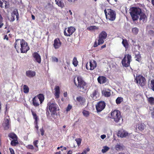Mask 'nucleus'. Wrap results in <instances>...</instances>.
I'll use <instances>...</instances> for the list:
<instances>
[{
	"label": "nucleus",
	"mask_w": 154,
	"mask_h": 154,
	"mask_svg": "<svg viewBox=\"0 0 154 154\" xmlns=\"http://www.w3.org/2000/svg\"><path fill=\"white\" fill-rule=\"evenodd\" d=\"M18 144V139L13 140L11 142V145L12 146H16Z\"/></svg>",
	"instance_id": "28"
},
{
	"label": "nucleus",
	"mask_w": 154,
	"mask_h": 154,
	"mask_svg": "<svg viewBox=\"0 0 154 154\" xmlns=\"http://www.w3.org/2000/svg\"><path fill=\"white\" fill-rule=\"evenodd\" d=\"M23 91L25 94H27L29 92V87L26 85H24L23 87Z\"/></svg>",
	"instance_id": "32"
},
{
	"label": "nucleus",
	"mask_w": 154,
	"mask_h": 154,
	"mask_svg": "<svg viewBox=\"0 0 154 154\" xmlns=\"http://www.w3.org/2000/svg\"><path fill=\"white\" fill-rule=\"evenodd\" d=\"M104 12L107 19L111 21H114L116 18V14L115 11L111 9H105Z\"/></svg>",
	"instance_id": "5"
},
{
	"label": "nucleus",
	"mask_w": 154,
	"mask_h": 154,
	"mask_svg": "<svg viewBox=\"0 0 154 154\" xmlns=\"http://www.w3.org/2000/svg\"><path fill=\"white\" fill-rule=\"evenodd\" d=\"M148 102L151 105H154V98L152 97H147Z\"/></svg>",
	"instance_id": "30"
},
{
	"label": "nucleus",
	"mask_w": 154,
	"mask_h": 154,
	"mask_svg": "<svg viewBox=\"0 0 154 154\" xmlns=\"http://www.w3.org/2000/svg\"><path fill=\"white\" fill-rule=\"evenodd\" d=\"M140 18V20H142L143 22H145L146 21L147 19V17L146 15L144 13H141Z\"/></svg>",
	"instance_id": "24"
},
{
	"label": "nucleus",
	"mask_w": 154,
	"mask_h": 154,
	"mask_svg": "<svg viewBox=\"0 0 154 154\" xmlns=\"http://www.w3.org/2000/svg\"><path fill=\"white\" fill-rule=\"evenodd\" d=\"M75 140L76 141L78 146L80 145L82 141V139L80 138H77L75 139Z\"/></svg>",
	"instance_id": "45"
},
{
	"label": "nucleus",
	"mask_w": 154,
	"mask_h": 154,
	"mask_svg": "<svg viewBox=\"0 0 154 154\" xmlns=\"http://www.w3.org/2000/svg\"><path fill=\"white\" fill-rule=\"evenodd\" d=\"M139 31L137 27H134L132 29V32L133 34L136 35L137 34Z\"/></svg>",
	"instance_id": "33"
},
{
	"label": "nucleus",
	"mask_w": 154,
	"mask_h": 154,
	"mask_svg": "<svg viewBox=\"0 0 154 154\" xmlns=\"http://www.w3.org/2000/svg\"><path fill=\"white\" fill-rule=\"evenodd\" d=\"M97 79L98 83L100 84H103L106 83L107 80L105 77L103 76H99Z\"/></svg>",
	"instance_id": "14"
},
{
	"label": "nucleus",
	"mask_w": 154,
	"mask_h": 154,
	"mask_svg": "<svg viewBox=\"0 0 154 154\" xmlns=\"http://www.w3.org/2000/svg\"><path fill=\"white\" fill-rule=\"evenodd\" d=\"M87 152L85 150H84L81 154H86Z\"/></svg>",
	"instance_id": "63"
},
{
	"label": "nucleus",
	"mask_w": 154,
	"mask_h": 154,
	"mask_svg": "<svg viewBox=\"0 0 154 154\" xmlns=\"http://www.w3.org/2000/svg\"><path fill=\"white\" fill-rule=\"evenodd\" d=\"M3 8H8L9 7V3L6 2L5 0L3 3Z\"/></svg>",
	"instance_id": "36"
},
{
	"label": "nucleus",
	"mask_w": 154,
	"mask_h": 154,
	"mask_svg": "<svg viewBox=\"0 0 154 154\" xmlns=\"http://www.w3.org/2000/svg\"><path fill=\"white\" fill-rule=\"evenodd\" d=\"M98 29V27H97L95 26H90L87 28V29L91 31L94 29Z\"/></svg>",
	"instance_id": "37"
},
{
	"label": "nucleus",
	"mask_w": 154,
	"mask_h": 154,
	"mask_svg": "<svg viewBox=\"0 0 154 154\" xmlns=\"http://www.w3.org/2000/svg\"><path fill=\"white\" fill-rule=\"evenodd\" d=\"M40 131L41 133V135L42 136H43L44 135V131L43 129V128L42 127V128H41L40 129Z\"/></svg>",
	"instance_id": "53"
},
{
	"label": "nucleus",
	"mask_w": 154,
	"mask_h": 154,
	"mask_svg": "<svg viewBox=\"0 0 154 154\" xmlns=\"http://www.w3.org/2000/svg\"><path fill=\"white\" fill-rule=\"evenodd\" d=\"M52 61L54 62H58V59L57 58L55 57H52Z\"/></svg>",
	"instance_id": "49"
},
{
	"label": "nucleus",
	"mask_w": 154,
	"mask_h": 154,
	"mask_svg": "<svg viewBox=\"0 0 154 154\" xmlns=\"http://www.w3.org/2000/svg\"><path fill=\"white\" fill-rule=\"evenodd\" d=\"M122 44L125 47L126 50L127 49L129 48V43L127 40L126 39H122Z\"/></svg>",
	"instance_id": "21"
},
{
	"label": "nucleus",
	"mask_w": 154,
	"mask_h": 154,
	"mask_svg": "<svg viewBox=\"0 0 154 154\" xmlns=\"http://www.w3.org/2000/svg\"><path fill=\"white\" fill-rule=\"evenodd\" d=\"M123 101V98L120 97H118L116 100V103L117 104H120Z\"/></svg>",
	"instance_id": "38"
},
{
	"label": "nucleus",
	"mask_w": 154,
	"mask_h": 154,
	"mask_svg": "<svg viewBox=\"0 0 154 154\" xmlns=\"http://www.w3.org/2000/svg\"><path fill=\"white\" fill-rule=\"evenodd\" d=\"M151 113V117L152 118L154 119V111L152 112Z\"/></svg>",
	"instance_id": "60"
},
{
	"label": "nucleus",
	"mask_w": 154,
	"mask_h": 154,
	"mask_svg": "<svg viewBox=\"0 0 154 154\" xmlns=\"http://www.w3.org/2000/svg\"><path fill=\"white\" fill-rule=\"evenodd\" d=\"M54 90L55 93L54 95L56 99H58L60 97V87L58 86H55L54 88Z\"/></svg>",
	"instance_id": "16"
},
{
	"label": "nucleus",
	"mask_w": 154,
	"mask_h": 154,
	"mask_svg": "<svg viewBox=\"0 0 154 154\" xmlns=\"http://www.w3.org/2000/svg\"><path fill=\"white\" fill-rule=\"evenodd\" d=\"M107 1L112 5H115L117 4V0H107Z\"/></svg>",
	"instance_id": "34"
},
{
	"label": "nucleus",
	"mask_w": 154,
	"mask_h": 154,
	"mask_svg": "<svg viewBox=\"0 0 154 154\" xmlns=\"http://www.w3.org/2000/svg\"><path fill=\"white\" fill-rule=\"evenodd\" d=\"M130 14L133 21H135L138 20L139 15L142 13L141 9L138 7H133L130 9Z\"/></svg>",
	"instance_id": "4"
},
{
	"label": "nucleus",
	"mask_w": 154,
	"mask_h": 154,
	"mask_svg": "<svg viewBox=\"0 0 154 154\" xmlns=\"http://www.w3.org/2000/svg\"><path fill=\"white\" fill-rule=\"evenodd\" d=\"M131 56L129 54H125L122 61V64L123 66L127 67L130 66L131 61Z\"/></svg>",
	"instance_id": "7"
},
{
	"label": "nucleus",
	"mask_w": 154,
	"mask_h": 154,
	"mask_svg": "<svg viewBox=\"0 0 154 154\" xmlns=\"http://www.w3.org/2000/svg\"><path fill=\"white\" fill-rule=\"evenodd\" d=\"M108 90L109 91H106V90H103L102 91V94L106 97H109L111 95L110 90L109 89H108Z\"/></svg>",
	"instance_id": "23"
},
{
	"label": "nucleus",
	"mask_w": 154,
	"mask_h": 154,
	"mask_svg": "<svg viewBox=\"0 0 154 154\" xmlns=\"http://www.w3.org/2000/svg\"><path fill=\"white\" fill-rule=\"evenodd\" d=\"M149 111L151 113L152 112L154 111V108L152 106H150L149 107Z\"/></svg>",
	"instance_id": "54"
},
{
	"label": "nucleus",
	"mask_w": 154,
	"mask_h": 154,
	"mask_svg": "<svg viewBox=\"0 0 154 154\" xmlns=\"http://www.w3.org/2000/svg\"><path fill=\"white\" fill-rule=\"evenodd\" d=\"M128 133L127 132H125L122 131H119L118 133V136L121 137H126L128 136Z\"/></svg>",
	"instance_id": "20"
},
{
	"label": "nucleus",
	"mask_w": 154,
	"mask_h": 154,
	"mask_svg": "<svg viewBox=\"0 0 154 154\" xmlns=\"http://www.w3.org/2000/svg\"><path fill=\"white\" fill-rule=\"evenodd\" d=\"M8 137L13 140L18 139L17 135L14 133L13 132L9 133L8 134Z\"/></svg>",
	"instance_id": "25"
},
{
	"label": "nucleus",
	"mask_w": 154,
	"mask_h": 154,
	"mask_svg": "<svg viewBox=\"0 0 154 154\" xmlns=\"http://www.w3.org/2000/svg\"><path fill=\"white\" fill-rule=\"evenodd\" d=\"M66 28H65L64 31V35L66 36H70L75 31V29L74 27L72 26H70L68 27L67 30L68 33H67L66 32Z\"/></svg>",
	"instance_id": "11"
},
{
	"label": "nucleus",
	"mask_w": 154,
	"mask_h": 154,
	"mask_svg": "<svg viewBox=\"0 0 154 154\" xmlns=\"http://www.w3.org/2000/svg\"><path fill=\"white\" fill-rule=\"evenodd\" d=\"M4 39H6L7 40H8V38L7 35H5Z\"/></svg>",
	"instance_id": "62"
},
{
	"label": "nucleus",
	"mask_w": 154,
	"mask_h": 154,
	"mask_svg": "<svg viewBox=\"0 0 154 154\" xmlns=\"http://www.w3.org/2000/svg\"><path fill=\"white\" fill-rule=\"evenodd\" d=\"M136 82L141 87L144 86L146 84V80L143 76L140 75L135 79Z\"/></svg>",
	"instance_id": "8"
},
{
	"label": "nucleus",
	"mask_w": 154,
	"mask_h": 154,
	"mask_svg": "<svg viewBox=\"0 0 154 154\" xmlns=\"http://www.w3.org/2000/svg\"><path fill=\"white\" fill-rule=\"evenodd\" d=\"M31 112L33 116V118L35 119L34 122L36 123L38 121V117L37 116L36 113L32 110H31Z\"/></svg>",
	"instance_id": "26"
},
{
	"label": "nucleus",
	"mask_w": 154,
	"mask_h": 154,
	"mask_svg": "<svg viewBox=\"0 0 154 154\" xmlns=\"http://www.w3.org/2000/svg\"><path fill=\"white\" fill-rule=\"evenodd\" d=\"M72 106L69 104L66 108V111L67 112L69 111L72 109Z\"/></svg>",
	"instance_id": "47"
},
{
	"label": "nucleus",
	"mask_w": 154,
	"mask_h": 154,
	"mask_svg": "<svg viewBox=\"0 0 154 154\" xmlns=\"http://www.w3.org/2000/svg\"><path fill=\"white\" fill-rule=\"evenodd\" d=\"M38 143V140H35L33 142V144L37 148L36 149H35V152L37 151L38 150V146L37 145Z\"/></svg>",
	"instance_id": "41"
},
{
	"label": "nucleus",
	"mask_w": 154,
	"mask_h": 154,
	"mask_svg": "<svg viewBox=\"0 0 154 154\" xmlns=\"http://www.w3.org/2000/svg\"><path fill=\"white\" fill-rule=\"evenodd\" d=\"M5 0H0V7L1 8H3V4Z\"/></svg>",
	"instance_id": "52"
},
{
	"label": "nucleus",
	"mask_w": 154,
	"mask_h": 154,
	"mask_svg": "<svg viewBox=\"0 0 154 154\" xmlns=\"http://www.w3.org/2000/svg\"><path fill=\"white\" fill-rule=\"evenodd\" d=\"M145 128V125L142 124H141L138 126V128L139 130L141 131H143Z\"/></svg>",
	"instance_id": "43"
},
{
	"label": "nucleus",
	"mask_w": 154,
	"mask_h": 154,
	"mask_svg": "<svg viewBox=\"0 0 154 154\" xmlns=\"http://www.w3.org/2000/svg\"><path fill=\"white\" fill-rule=\"evenodd\" d=\"M76 99L77 101L82 105H84L86 102L85 98L81 96L77 97Z\"/></svg>",
	"instance_id": "17"
},
{
	"label": "nucleus",
	"mask_w": 154,
	"mask_h": 154,
	"mask_svg": "<svg viewBox=\"0 0 154 154\" xmlns=\"http://www.w3.org/2000/svg\"><path fill=\"white\" fill-rule=\"evenodd\" d=\"M107 36V34L104 31H102L99 34L98 41V45L102 44L104 41V40L106 39Z\"/></svg>",
	"instance_id": "9"
},
{
	"label": "nucleus",
	"mask_w": 154,
	"mask_h": 154,
	"mask_svg": "<svg viewBox=\"0 0 154 154\" xmlns=\"http://www.w3.org/2000/svg\"><path fill=\"white\" fill-rule=\"evenodd\" d=\"M78 83H77L75 79L74 80V82L75 86L80 91L83 92L86 90L87 88V83L81 77L78 76L77 77Z\"/></svg>",
	"instance_id": "3"
},
{
	"label": "nucleus",
	"mask_w": 154,
	"mask_h": 154,
	"mask_svg": "<svg viewBox=\"0 0 154 154\" xmlns=\"http://www.w3.org/2000/svg\"><path fill=\"white\" fill-rule=\"evenodd\" d=\"M3 18L1 14H0V28H2L4 24L3 23Z\"/></svg>",
	"instance_id": "44"
},
{
	"label": "nucleus",
	"mask_w": 154,
	"mask_h": 154,
	"mask_svg": "<svg viewBox=\"0 0 154 154\" xmlns=\"http://www.w3.org/2000/svg\"><path fill=\"white\" fill-rule=\"evenodd\" d=\"M100 137L102 139H103L106 138V135L104 134L100 136Z\"/></svg>",
	"instance_id": "59"
},
{
	"label": "nucleus",
	"mask_w": 154,
	"mask_h": 154,
	"mask_svg": "<svg viewBox=\"0 0 154 154\" xmlns=\"http://www.w3.org/2000/svg\"><path fill=\"white\" fill-rule=\"evenodd\" d=\"M14 45V48L17 52H19L18 51L20 49L21 53H26L29 49L27 43L23 39H16Z\"/></svg>",
	"instance_id": "2"
},
{
	"label": "nucleus",
	"mask_w": 154,
	"mask_h": 154,
	"mask_svg": "<svg viewBox=\"0 0 154 154\" xmlns=\"http://www.w3.org/2000/svg\"><path fill=\"white\" fill-rule=\"evenodd\" d=\"M90 68L89 69L91 70H94L97 66V63L94 60H93L92 61L91 60L89 62Z\"/></svg>",
	"instance_id": "19"
},
{
	"label": "nucleus",
	"mask_w": 154,
	"mask_h": 154,
	"mask_svg": "<svg viewBox=\"0 0 154 154\" xmlns=\"http://www.w3.org/2000/svg\"><path fill=\"white\" fill-rule=\"evenodd\" d=\"M109 149V148L108 147L105 146H103V149L102 150V152L103 153H105L108 151Z\"/></svg>",
	"instance_id": "40"
},
{
	"label": "nucleus",
	"mask_w": 154,
	"mask_h": 154,
	"mask_svg": "<svg viewBox=\"0 0 154 154\" xmlns=\"http://www.w3.org/2000/svg\"><path fill=\"white\" fill-rule=\"evenodd\" d=\"M149 88L154 91V80L151 81V83Z\"/></svg>",
	"instance_id": "39"
},
{
	"label": "nucleus",
	"mask_w": 154,
	"mask_h": 154,
	"mask_svg": "<svg viewBox=\"0 0 154 154\" xmlns=\"http://www.w3.org/2000/svg\"><path fill=\"white\" fill-rule=\"evenodd\" d=\"M61 44L60 39L58 38H56L54 41V47L55 49H58L61 46Z\"/></svg>",
	"instance_id": "13"
},
{
	"label": "nucleus",
	"mask_w": 154,
	"mask_h": 154,
	"mask_svg": "<svg viewBox=\"0 0 154 154\" xmlns=\"http://www.w3.org/2000/svg\"><path fill=\"white\" fill-rule=\"evenodd\" d=\"M97 91L95 90L94 91L92 94L91 95V97L92 98H94L97 94Z\"/></svg>",
	"instance_id": "46"
},
{
	"label": "nucleus",
	"mask_w": 154,
	"mask_h": 154,
	"mask_svg": "<svg viewBox=\"0 0 154 154\" xmlns=\"http://www.w3.org/2000/svg\"><path fill=\"white\" fill-rule=\"evenodd\" d=\"M98 45V43L97 44V42L95 41L94 43V47H97L98 45Z\"/></svg>",
	"instance_id": "57"
},
{
	"label": "nucleus",
	"mask_w": 154,
	"mask_h": 154,
	"mask_svg": "<svg viewBox=\"0 0 154 154\" xmlns=\"http://www.w3.org/2000/svg\"><path fill=\"white\" fill-rule=\"evenodd\" d=\"M78 62L77 60V58L75 57L72 60V64L75 67L77 66L78 65Z\"/></svg>",
	"instance_id": "35"
},
{
	"label": "nucleus",
	"mask_w": 154,
	"mask_h": 154,
	"mask_svg": "<svg viewBox=\"0 0 154 154\" xmlns=\"http://www.w3.org/2000/svg\"><path fill=\"white\" fill-rule=\"evenodd\" d=\"M56 4L59 7L63 8L64 4L62 2V0H55Z\"/></svg>",
	"instance_id": "29"
},
{
	"label": "nucleus",
	"mask_w": 154,
	"mask_h": 154,
	"mask_svg": "<svg viewBox=\"0 0 154 154\" xmlns=\"http://www.w3.org/2000/svg\"><path fill=\"white\" fill-rule=\"evenodd\" d=\"M67 92L66 91L65 92H64L63 94L64 96L65 97H67Z\"/></svg>",
	"instance_id": "61"
},
{
	"label": "nucleus",
	"mask_w": 154,
	"mask_h": 154,
	"mask_svg": "<svg viewBox=\"0 0 154 154\" xmlns=\"http://www.w3.org/2000/svg\"><path fill=\"white\" fill-rule=\"evenodd\" d=\"M134 58L136 60L138 61L139 62H141V57L140 54H137L135 55Z\"/></svg>",
	"instance_id": "31"
},
{
	"label": "nucleus",
	"mask_w": 154,
	"mask_h": 154,
	"mask_svg": "<svg viewBox=\"0 0 154 154\" xmlns=\"http://www.w3.org/2000/svg\"><path fill=\"white\" fill-rule=\"evenodd\" d=\"M72 151L71 150H69L67 154H72Z\"/></svg>",
	"instance_id": "64"
},
{
	"label": "nucleus",
	"mask_w": 154,
	"mask_h": 154,
	"mask_svg": "<svg viewBox=\"0 0 154 154\" xmlns=\"http://www.w3.org/2000/svg\"><path fill=\"white\" fill-rule=\"evenodd\" d=\"M35 72L31 70L27 71L26 72V75L29 78H32L35 75Z\"/></svg>",
	"instance_id": "18"
},
{
	"label": "nucleus",
	"mask_w": 154,
	"mask_h": 154,
	"mask_svg": "<svg viewBox=\"0 0 154 154\" xmlns=\"http://www.w3.org/2000/svg\"><path fill=\"white\" fill-rule=\"evenodd\" d=\"M26 147L28 149H34V147L32 145H28L26 146Z\"/></svg>",
	"instance_id": "48"
},
{
	"label": "nucleus",
	"mask_w": 154,
	"mask_h": 154,
	"mask_svg": "<svg viewBox=\"0 0 154 154\" xmlns=\"http://www.w3.org/2000/svg\"><path fill=\"white\" fill-rule=\"evenodd\" d=\"M58 105L56 103L54 99H52L47 103L46 108V114L48 118L51 116L55 119V115L57 114V111L59 110Z\"/></svg>",
	"instance_id": "1"
},
{
	"label": "nucleus",
	"mask_w": 154,
	"mask_h": 154,
	"mask_svg": "<svg viewBox=\"0 0 154 154\" xmlns=\"http://www.w3.org/2000/svg\"><path fill=\"white\" fill-rule=\"evenodd\" d=\"M116 149L117 150L120 149L122 148V146L119 144H117L115 147Z\"/></svg>",
	"instance_id": "50"
},
{
	"label": "nucleus",
	"mask_w": 154,
	"mask_h": 154,
	"mask_svg": "<svg viewBox=\"0 0 154 154\" xmlns=\"http://www.w3.org/2000/svg\"><path fill=\"white\" fill-rule=\"evenodd\" d=\"M106 104L104 101H100L96 105V108L97 112L102 111L105 108Z\"/></svg>",
	"instance_id": "10"
},
{
	"label": "nucleus",
	"mask_w": 154,
	"mask_h": 154,
	"mask_svg": "<svg viewBox=\"0 0 154 154\" xmlns=\"http://www.w3.org/2000/svg\"><path fill=\"white\" fill-rule=\"evenodd\" d=\"M32 101L33 104L34 106L36 107L38 106L39 105L38 101V99L36 96L33 98Z\"/></svg>",
	"instance_id": "22"
},
{
	"label": "nucleus",
	"mask_w": 154,
	"mask_h": 154,
	"mask_svg": "<svg viewBox=\"0 0 154 154\" xmlns=\"http://www.w3.org/2000/svg\"><path fill=\"white\" fill-rule=\"evenodd\" d=\"M10 21L13 22L15 20V17L14 15H12L11 16Z\"/></svg>",
	"instance_id": "55"
},
{
	"label": "nucleus",
	"mask_w": 154,
	"mask_h": 154,
	"mask_svg": "<svg viewBox=\"0 0 154 154\" xmlns=\"http://www.w3.org/2000/svg\"><path fill=\"white\" fill-rule=\"evenodd\" d=\"M37 97L38 99H39L40 103H42L45 99V97L43 94H40L37 95Z\"/></svg>",
	"instance_id": "27"
},
{
	"label": "nucleus",
	"mask_w": 154,
	"mask_h": 154,
	"mask_svg": "<svg viewBox=\"0 0 154 154\" xmlns=\"http://www.w3.org/2000/svg\"><path fill=\"white\" fill-rule=\"evenodd\" d=\"M121 117L120 112L119 110H114L111 112L110 118L113 119L116 123H118Z\"/></svg>",
	"instance_id": "6"
},
{
	"label": "nucleus",
	"mask_w": 154,
	"mask_h": 154,
	"mask_svg": "<svg viewBox=\"0 0 154 154\" xmlns=\"http://www.w3.org/2000/svg\"><path fill=\"white\" fill-rule=\"evenodd\" d=\"M9 150L11 154H15L14 151L13 149L11 148H9Z\"/></svg>",
	"instance_id": "56"
},
{
	"label": "nucleus",
	"mask_w": 154,
	"mask_h": 154,
	"mask_svg": "<svg viewBox=\"0 0 154 154\" xmlns=\"http://www.w3.org/2000/svg\"><path fill=\"white\" fill-rule=\"evenodd\" d=\"M10 119L9 117H6L3 123V126L5 130H7L9 128L10 126Z\"/></svg>",
	"instance_id": "12"
},
{
	"label": "nucleus",
	"mask_w": 154,
	"mask_h": 154,
	"mask_svg": "<svg viewBox=\"0 0 154 154\" xmlns=\"http://www.w3.org/2000/svg\"><path fill=\"white\" fill-rule=\"evenodd\" d=\"M32 55L35 61L38 63H40L41 62V57L39 54L37 52H35L32 54Z\"/></svg>",
	"instance_id": "15"
},
{
	"label": "nucleus",
	"mask_w": 154,
	"mask_h": 154,
	"mask_svg": "<svg viewBox=\"0 0 154 154\" xmlns=\"http://www.w3.org/2000/svg\"><path fill=\"white\" fill-rule=\"evenodd\" d=\"M34 123L35 124V127L36 128L37 130H38V126L37 123H38V121L36 123L34 122Z\"/></svg>",
	"instance_id": "58"
},
{
	"label": "nucleus",
	"mask_w": 154,
	"mask_h": 154,
	"mask_svg": "<svg viewBox=\"0 0 154 154\" xmlns=\"http://www.w3.org/2000/svg\"><path fill=\"white\" fill-rule=\"evenodd\" d=\"M13 13L14 15H16L17 14H18V10L17 9H15L13 11Z\"/></svg>",
	"instance_id": "51"
},
{
	"label": "nucleus",
	"mask_w": 154,
	"mask_h": 154,
	"mask_svg": "<svg viewBox=\"0 0 154 154\" xmlns=\"http://www.w3.org/2000/svg\"><path fill=\"white\" fill-rule=\"evenodd\" d=\"M83 115L85 117H88L89 115V112L85 110H84L82 112Z\"/></svg>",
	"instance_id": "42"
}]
</instances>
